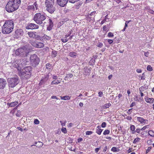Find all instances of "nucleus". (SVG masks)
<instances>
[{"label": "nucleus", "instance_id": "obj_1", "mask_svg": "<svg viewBox=\"0 0 154 154\" xmlns=\"http://www.w3.org/2000/svg\"><path fill=\"white\" fill-rule=\"evenodd\" d=\"M20 3V0H9L6 5V10L9 13L13 12L18 9Z\"/></svg>", "mask_w": 154, "mask_h": 154}, {"label": "nucleus", "instance_id": "obj_2", "mask_svg": "<svg viewBox=\"0 0 154 154\" xmlns=\"http://www.w3.org/2000/svg\"><path fill=\"white\" fill-rule=\"evenodd\" d=\"M14 26L13 21L11 20H6L2 27V32L4 34H9L13 30Z\"/></svg>", "mask_w": 154, "mask_h": 154}, {"label": "nucleus", "instance_id": "obj_3", "mask_svg": "<svg viewBox=\"0 0 154 154\" xmlns=\"http://www.w3.org/2000/svg\"><path fill=\"white\" fill-rule=\"evenodd\" d=\"M31 48L29 45H26L19 48L15 51V54L22 57H26L30 51Z\"/></svg>", "mask_w": 154, "mask_h": 154}, {"label": "nucleus", "instance_id": "obj_4", "mask_svg": "<svg viewBox=\"0 0 154 154\" xmlns=\"http://www.w3.org/2000/svg\"><path fill=\"white\" fill-rule=\"evenodd\" d=\"M47 17V16L43 13H38L36 14L33 17V20L38 24L44 25L46 23L44 22Z\"/></svg>", "mask_w": 154, "mask_h": 154}, {"label": "nucleus", "instance_id": "obj_5", "mask_svg": "<svg viewBox=\"0 0 154 154\" xmlns=\"http://www.w3.org/2000/svg\"><path fill=\"white\" fill-rule=\"evenodd\" d=\"M56 0H45V5L46 10L50 14H52L56 10L54 4Z\"/></svg>", "mask_w": 154, "mask_h": 154}, {"label": "nucleus", "instance_id": "obj_6", "mask_svg": "<svg viewBox=\"0 0 154 154\" xmlns=\"http://www.w3.org/2000/svg\"><path fill=\"white\" fill-rule=\"evenodd\" d=\"M7 80L9 86L11 88L15 87L19 82V79L17 76L12 78H8Z\"/></svg>", "mask_w": 154, "mask_h": 154}, {"label": "nucleus", "instance_id": "obj_7", "mask_svg": "<svg viewBox=\"0 0 154 154\" xmlns=\"http://www.w3.org/2000/svg\"><path fill=\"white\" fill-rule=\"evenodd\" d=\"M30 62L32 66L36 67L39 64L40 59L36 54H34L31 56L30 57Z\"/></svg>", "mask_w": 154, "mask_h": 154}, {"label": "nucleus", "instance_id": "obj_8", "mask_svg": "<svg viewBox=\"0 0 154 154\" xmlns=\"http://www.w3.org/2000/svg\"><path fill=\"white\" fill-rule=\"evenodd\" d=\"M31 70L32 68L31 66H28L25 67L22 73V75L26 79L29 78L31 75Z\"/></svg>", "mask_w": 154, "mask_h": 154}, {"label": "nucleus", "instance_id": "obj_9", "mask_svg": "<svg viewBox=\"0 0 154 154\" xmlns=\"http://www.w3.org/2000/svg\"><path fill=\"white\" fill-rule=\"evenodd\" d=\"M49 74L50 73H49L48 74L42 77L39 83V85H41L47 83L49 79Z\"/></svg>", "mask_w": 154, "mask_h": 154}, {"label": "nucleus", "instance_id": "obj_10", "mask_svg": "<svg viewBox=\"0 0 154 154\" xmlns=\"http://www.w3.org/2000/svg\"><path fill=\"white\" fill-rule=\"evenodd\" d=\"M31 43L33 46L37 48H41L43 47L44 46V45L43 43L37 41L32 42Z\"/></svg>", "mask_w": 154, "mask_h": 154}, {"label": "nucleus", "instance_id": "obj_11", "mask_svg": "<svg viewBox=\"0 0 154 154\" xmlns=\"http://www.w3.org/2000/svg\"><path fill=\"white\" fill-rule=\"evenodd\" d=\"M7 84L6 80L3 78H0V89H3L6 87Z\"/></svg>", "mask_w": 154, "mask_h": 154}, {"label": "nucleus", "instance_id": "obj_12", "mask_svg": "<svg viewBox=\"0 0 154 154\" xmlns=\"http://www.w3.org/2000/svg\"><path fill=\"white\" fill-rule=\"evenodd\" d=\"M27 29H37L39 28V26L38 25L33 23H29L26 27Z\"/></svg>", "mask_w": 154, "mask_h": 154}, {"label": "nucleus", "instance_id": "obj_13", "mask_svg": "<svg viewBox=\"0 0 154 154\" xmlns=\"http://www.w3.org/2000/svg\"><path fill=\"white\" fill-rule=\"evenodd\" d=\"M68 0H57L58 5L62 7L65 6L67 3Z\"/></svg>", "mask_w": 154, "mask_h": 154}, {"label": "nucleus", "instance_id": "obj_14", "mask_svg": "<svg viewBox=\"0 0 154 154\" xmlns=\"http://www.w3.org/2000/svg\"><path fill=\"white\" fill-rule=\"evenodd\" d=\"M15 32V35L17 36V38L22 36L23 34V30L20 29H18L16 30Z\"/></svg>", "mask_w": 154, "mask_h": 154}, {"label": "nucleus", "instance_id": "obj_15", "mask_svg": "<svg viewBox=\"0 0 154 154\" xmlns=\"http://www.w3.org/2000/svg\"><path fill=\"white\" fill-rule=\"evenodd\" d=\"M48 20L49 21V24L48 26L47 27V29L48 31H50L52 29L54 25L51 19H49Z\"/></svg>", "mask_w": 154, "mask_h": 154}, {"label": "nucleus", "instance_id": "obj_16", "mask_svg": "<svg viewBox=\"0 0 154 154\" xmlns=\"http://www.w3.org/2000/svg\"><path fill=\"white\" fill-rule=\"evenodd\" d=\"M20 60H16L14 62L12 63V66L15 68H17L19 67V65H20V63H19V61Z\"/></svg>", "mask_w": 154, "mask_h": 154}, {"label": "nucleus", "instance_id": "obj_17", "mask_svg": "<svg viewBox=\"0 0 154 154\" xmlns=\"http://www.w3.org/2000/svg\"><path fill=\"white\" fill-rule=\"evenodd\" d=\"M85 16L87 21L90 22L91 21H94V17L86 15H85Z\"/></svg>", "mask_w": 154, "mask_h": 154}, {"label": "nucleus", "instance_id": "obj_18", "mask_svg": "<svg viewBox=\"0 0 154 154\" xmlns=\"http://www.w3.org/2000/svg\"><path fill=\"white\" fill-rule=\"evenodd\" d=\"M17 102H14L11 103H7V105L11 107H14L16 105L18 104Z\"/></svg>", "mask_w": 154, "mask_h": 154}, {"label": "nucleus", "instance_id": "obj_19", "mask_svg": "<svg viewBox=\"0 0 154 154\" xmlns=\"http://www.w3.org/2000/svg\"><path fill=\"white\" fill-rule=\"evenodd\" d=\"M100 126H98L96 128L97 131L96 133L100 135L103 131V130L100 128Z\"/></svg>", "mask_w": 154, "mask_h": 154}, {"label": "nucleus", "instance_id": "obj_20", "mask_svg": "<svg viewBox=\"0 0 154 154\" xmlns=\"http://www.w3.org/2000/svg\"><path fill=\"white\" fill-rule=\"evenodd\" d=\"M35 34H36V32H29L28 33V34L29 35V37H31L33 38H34L35 37Z\"/></svg>", "mask_w": 154, "mask_h": 154}, {"label": "nucleus", "instance_id": "obj_21", "mask_svg": "<svg viewBox=\"0 0 154 154\" xmlns=\"http://www.w3.org/2000/svg\"><path fill=\"white\" fill-rule=\"evenodd\" d=\"M137 120L140 122L141 123H145V121H146V120H145L143 118L140 117H138L137 118Z\"/></svg>", "mask_w": 154, "mask_h": 154}, {"label": "nucleus", "instance_id": "obj_22", "mask_svg": "<svg viewBox=\"0 0 154 154\" xmlns=\"http://www.w3.org/2000/svg\"><path fill=\"white\" fill-rule=\"evenodd\" d=\"M60 97L61 99L65 100H69L70 98V97L68 96H65L63 97L60 96Z\"/></svg>", "mask_w": 154, "mask_h": 154}, {"label": "nucleus", "instance_id": "obj_23", "mask_svg": "<svg viewBox=\"0 0 154 154\" xmlns=\"http://www.w3.org/2000/svg\"><path fill=\"white\" fill-rule=\"evenodd\" d=\"M69 55L71 57L75 58L77 56V54L75 52H70L69 53Z\"/></svg>", "mask_w": 154, "mask_h": 154}, {"label": "nucleus", "instance_id": "obj_24", "mask_svg": "<svg viewBox=\"0 0 154 154\" xmlns=\"http://www.w3.org/2000/svg\"><path fill=\"white\" fill-rule=\"evenodd\" d=\"M27 9L28 10H34L35 7L33 5H30L28 6Z\"/></svg>", "mask_w": 154, "mask_h": 154}, {"label": "nucleus", "instance_id": "obj_25", "mask_svg": "<svg viewBox=\"0 0 154 154\" xmlns=\"http://www.w3.org/2000/svg\"><path fill=\"white\" fill-rule=\"evenodd\" d=\"M154 100V99L153 98H149L147 99V100H146V102L147 103H153Z\"/></svg>", "mask_w": 154, "mask_h": 154}, {"label": "nucleus", "instance_id": "obj_26", "mask_svg": "<svg viewBox=\"0 0 154 154\" xmlns=\"http://www.w3.org/2000/svg\"><path fill=\"white\" fill-rule=\"evenodd\" d=\"M148 134L151 137H154V131L152 130H149L148 132Z\"/></svg>", "mask_w": 154, "mask_h": 154}, {"label": "nucleus", "instance_id": "obj_27", "mask_svg": "<svg viewBox=\"0 0 154 154\" xmlns=\"http://www.w3.org/2000/svg\"><path fill=\"white\" fill-rule=\"evenodd\" d=\"M96 13V11H94L91 12L90 14L86 15V16H90L91 17H94L95 14Z\"/></svg>", "mask_w": 154, "mask_h": 154}, {"label": "nucleus", "instance_id": "obj_28", "mask_svg": "<svg viewBox=\"0 0 154 154\" xmlns=\"http://www.w3.org/2000/svg\"><path fill=\"white\" fill-rule=\"evenodd\" d=\"M111 105V104L109 103L105 104L103 106V108L105 109L108 108Z\"/></svg>", "mask_w": 154, "mask_h": 154}, {"label": "nucleus", "instance_id": "obj_29", "mask_svg": "<svg viewBox=\"0 0 154 154\" xmlns=\"http://www.w3.org/2000/svg\"><path fill=\"white\" fill-rule=\"evenodd\" d=\"M57 52L56 51L54 50L52 51V56L53 57H55L56 56Z\"/></svg>", "mask_w": 154, "mask_h": 154}, {"label": "nucleus", "instance_id": "obj_30", "mask_svg": "<svg viewBox=\"0 0 154 154\" xmlns=\"http://www.w3.org/2000/svg\"><path fill=\"white\" fill-rule=\"evenodd\" d=\"M51 65L49 63H47L46 65V67L47 69H51Z\"/></svg>", "mask_w": 154, "mask_h": 154}, {"label": "nucleus", "instance_id": "obj_31", "mask_svg": "<svg viewBox=\"0 0 154 154\" xmlns=\"http://www.w3.org/2000/svg\"><path fill=\"white\" fill-rule=\"evenodd\" d=\"M60 83V82H59L58 80H57V81H53L51 83V85H54V84H57Z\"/></svg>", "mask_w": 154, "mask_h": 154}, {"label": "nucleus", "instance_id": "obj_32", "mask_svg": "<svg viewBox=\"0 0 154 154\" xmlns=\"http://www.w3.org/2000/svg\"><path fill=\"white\" fill-rule=\"evenodd\" d=\"M111 150L114 152H116L118 151L117 150V148L116 147H112L111 149Z\"/></svg>", "mask_w": 154, "mask_h": 154}, {"label": "nucleus", "instance_id": "obj_33", "mask_svg": "<svg viewBox=\"0 0 154 154\" xmlns=\"http://www.w3.org/2000/svg\"><path fill=\"white\" fill-rule=\"evenodd\" d=\"M147 69L148 71H151L152 70V69L150 65H148L147 66Z\"/></svg>", "mask_w": 154, "mask_h": 154}, {"label": "nucleus", "instance_id": "obj_34", "mask_svg": "<svg viewBox=\"0 0 154 154\" xmlns=\"http://www.w3.org/2000/svg\"><path fill=\"white\" fill-rule=\"evenodd\" d=\"M140 138L138 137L135 139L133 141V143H136L137 142L139 141L140 140Z\"/></svg>", "mask_w": 154, "mask_h": 154}, {"label": "nucleus", "instance_id": "obj_35", "mask_svg": "<svg viewBox=\"0 0 154 154\" xmlns=\"http://www.w3.org/2000/svg\"><path fill=\"white\" fill-rule=\"evenodd\" d=\"M109 131L108 130H106L104 131L103 134L104 135H106L109 134Z\"/></svg>", "mask_w": 154, "mask_h": 154}, {"label": "nucleus", "instance_id": "obj_36", "mask_svg": "<svg viewBox=\"0 0 154 154\" xmlns=\"http://www.w3.org/2000/svg\"><path fill=\"white\" fill-rule=\"evenodd\" d=\"M61 131L64 134H66L67 133V131L66 128H62L61 129Z\"/></svg>", "mask_w": 154, "mask_h": 154}, {"label": "nucleus", "instance_id": "obj_37", "mask_svg": "<svg viewBox=\"0 0 154 154\" xmlns=\"http://www.w3.org/2000/svg\"><path fill=\"white\" fill-rule=\"evenodd\" d=\"M44 37L45 39H46L47 40H50L51 39V37H50L47 35H45Z\"/></svg>", "mask_w": 154, "mask_h": 154}, {"label": "nucleus", "instance_id": "obj_38", "mask_svg": "<svg viewBox=\"0 0 154 154\" xmlns=\"http://www.w3.org/2000/svg\"><path fill=\"white\" fill-rule=\"evenodd\" d=\"M121 2V0H114V2H113L114 5H116V3L117 4Z\"/></svg>", "mask_w": 154, "mask_h": 154}, {"label": "nucleus", "instance_id": "obj_39", "mask_svg": "<svg viewBox=\"0 0 154 154\" xmlns=\"http://www.w3.org/2000/svg\"><path fill=\"white\" fill-rule=\"evenodd\" d=\"M73 76V75L71 74H68L66 75L65 78H71Z\"/></svg>", "mask_w": 154, "mask_h": 154}, {"label": "nucleus", "instance_id": "obj_40", "mask_svg": "<svg viewBox=\"0 0 154 154\" xmlns=\"http://www.w3.org/2000/svg\"><path fill=\"white\" fill-rule=\"evenodd\" d=\"M135 128V126L134 125H131L130 127V129L131 131H134Z\"/></svg>", "mask_w": 154, "mask_h": 154}, {"label": "nucleus", "instance_id": "obj_41", "mask_svg": "<svg viewBox=\"0 0 154 154\" xmlns=\"http://www.w3.org/2000/svg\"><path fill=\"white\" fill-rule=\"evenodd\" d=\"M35 37L34 38H35V39H39V38H40V35H37V34H35Z\"/></svg>", "mask_w": 154, "mask_h": 154}, {"label": "nucleus", "instance_id": "obj_42", "mask_svg": "<svg viewBox=\"0 0 154 154\" xmlns=\"http://www.w3.org/2000/svg\"><path fill=\"white\" fill-rule=\"evenodd\" d=\"M43 144L42 142L39 141L38 142L37 146H38V147L42 146L43 145Z\"/></svg>", "mask_w": 154, "mask_h": 154}, {"label": "nucleus", "instance_id": "obj_43", "mask_svg": "<svg viewBox=\"0 0 154 154\" xmlns=\"http://www.w3.org/2000/svg\"><path fill=\"white\" fill-rule=\"evenodd\" d=\"M60 122L61 123V124L62 126H65L66 125V121H65L63 123L62 122V121H60Z\"/></svg>", "mask_w": 154, "mask_h": 154}, {"label": "nucleus", "instance_id": "obj_44", "mask_svg": "<svg viewBox=\"0 0 154 154\" xmlns=\"http://www.w3.org/2000/svg\"><path fill=\"white\" fill-rule=\"evenodd\" d=\"M108 35L109 37H113L114 36V35L112 33L109 32V33Z\"/></svg>", "mask_w": 154, "mask_h": 154}, {"label": "nucleus", "instance_id": "obj_45", "mask_svg": "<svg viewBox=\"0 0 154 154\" xmlns=\"http://www.w3.org/2000/svg\"><path fill=\"white\" fill-rule=\"evenodd\" d=\"M93 133V132L91 131H87L86 132V135H91Z\"/></svg>", "mask_w": 154, "mask_h": 154}, {"label": "nucleus", "instance_id": "obj_46", "mask_svg": "<svg viewBox=\"0 0 154 154\" xmlns=\"http://www.w3.org/2000/svg\"><path fill=\"white\" fill-rule=\"evenodd\" d=\"M33 5H34V6L35 7V8H36V10H37V9H38V5L37 4L36 2H35L33 4Z\"/></svg>", "mask_w": 154, "mask_h": 154}, {"label": "nucleus", "instance_id": "obj_47", "mask_svg": "<svg viewBox=\"0 0 154 154\" xmlns=\"http://www.w3.org/2000/svg\"><path fill=\"white\" fill-rule=\"evenodd\" d=\"M106 123L105 122H103L101 124V127L102 128H105L106 127Z\"/></svg>", "mask_w": 154, "mask_h": 154}, {"label": "nucleus", "instance_id": "obj_48", "mask_svg": "<svg viewBox=\"0 0 154 154\" xmlns=\"http://www.w3.org/2000/svg\"><path fill=\"white\" fill-rule=\"evenodd\" d=\"M62 41L63 42H67L68 41V39L67 38L64 39H61Z\"/></svg>", "mask_w": 154, "mask_h": 154}, {"label": "nucleus", "instance_id": "obj_49", "mask_svg": "<svg viewBox=\"0 0 154 154\" xmlns=\"http://www.w3.org/2000/svg\"><path fill=\"white\" fill-rule=\"evenodd\" d=\"M39 123V121L37 119H35L34 121V123L36 124H38Z\"/></svg>", "mask_w": 154, "mask_h": 154}, {"label": "nucleus", "instance_id": "obj_50", "mask_svg": "<svg viewBox=\"0 0 154 154\" xmlns=\"http://www.w3.org/2000/svg\"><path fill=\"white\" fill-rule=\"evenodd\" d=\"M98 96L99 97H101L103 95V93L101 91H100L98 92Z\"/></svg>", "mask_w": 154, "mask_h": 154}, {"label": "nucleus", "instance_id": "obj_51", "mask_svg": "<svg viewBox=\"0 0 154 154\" xmlns=\"http://www.w3.org/2000/svg\"><path fill=\"white\" fill-rule=\"evenodd\" d=\"M69 142V143H72L73 141V139L70 137H69L68 139Z\"/></svg>", "mask_w": 154, "mask_h": 154}, {"label": "nucleus", "instance_id": "obj_52", "mask_svg": "<svg viewBox=\"0 0 154 154\" xmlns=\"http://www.w3.org/2000/svg\"><path fill=\"white\" fill-rule=\"evenodd\" d=\"M103 45V44L101 42H99L98 43L97 46L98 47H101Z\"/></svg>", "mask_w": 154, "mask_h": 154}, {"label": "nucleus", "instance_id": "obj_53", "mask_svg": "<svg viewBox=\"0 0 154 154\" xmlns=\"http://www.w3.org/2000/svg\"><path fill=\"white\" fill-rule=\"evenodd\" d=\"M148 125H146L145 126H144V127H143L142 128L141 130H145L146 129V128H148Z\"/></svg>", "mask_w": 154, "mask_h": 154}, {"label": "nucleus", "instance_id": "obj_54", "mask_svg": "<svg viewBox=\"0 0 154 154\" xmlns=\"http://www.w3.org/2000/svg\"><path fill=\"white\" fill-rule=\"evenodd\" d=\"M152 141L151 140H149L147 141V143L149 145L152 144Z\"/></svg>", "mask_w": 154, "mask_h": 154}, {"label": "nucleus", "instance_id": "obj_55", "mask_svg": "<svg viewBox=\"0 0 154 154\" xmlns=\"http://www.w3.org/2000/svg\"><path fill=\"white\" fill-rule=\"evenodd\" d=\"M144 75H145L144 73H143L142 74V76H141V80L145 79V78H144Z\"/></svg>", "mask_w": 154, "mask_h": 154}, {"label": "nucleus", "instance_id": "obj_56", "mask_svg": "<svg viewBox=\"0 0 154 154\" xmlns=\"http://www.w3.org/2000/svg\"><path fill=\"white\" fill-rule=\"evenodd\" d=\"M128 24H125V26L124 28L122 30V31H125L126 27H128Z\"/></svg>", "mask_w": 154, "mask_h": 154}, {"label": "nucleus", "instance_id": "obj_57", "mask_svg": "<svg viewBox=\"0 0 154 154\" xmlns=\"http://www.w3.org/2000/svg\"><path fill=\"white\" fill-rule=\"evenodd\" d=\"M144 88V86H143L139 88V90L141 92V91H143V88Z\"/></svg>", "mask_w": 154, "mask_h": 154}, {"label": "nucleus", "instance_id": "obj_58", "mask_svg": "<svg viewBox=\"0 0 154 154\" xmlns=\"http://www.w3.org/2000/svg\"><path fill=\"white\" fill-rule=\"evenodd\" d=\"M151 149V147H148V149L146 150V153H148L150 151V150Z\"/></svg>", "mask_w": 154, "mask_h": 154}, {"label": "nucleus", "instance_id": "obj_59", "mask_svg": "<svg viewBox=\"0 0 154 154\" xmlns=\"http://www.w3.org/2000/svg\"><path fill=\"white\" fill-rule=\"evenodd\" d=\"M51 98L52 99H55L57 100H60L59 99H58L57 97L56 96H53L51 97Z\"/></svg>", "mask_w": 154, "mask_h": 154}, {"label": "nucleus", "instance_id": "obj_60", "mask_svg": "<svg viewBox=\"0 0 154 154\" xmlns=\"http://www.w3.org/2000/svg\"><path fill=\"white\" fill-rule=\"evenodd\" d=\"M108 42L109 44H111L113 42V41L111 39H109L108 40Z\"/></svg>", "mask_w": 154, "mask_h": 154}, {"label": "nucleus", "instance_id": "obj_61", "mask_svg": "<svg viewBox=\"0 0 154 154\" xmlns=\"http://www.w3.org/2000/svg\"><path fill=\"white\" fill-rule=\"evenodd\" d=\"M69 149L72 151H73L75 152V149H72V146H70L69 148Z\"/></svg>", "mask_w": 154, "mask_h": 154}, {"label": "nucleus", "instance_id": "obj_62", "mask_svg": "<svg viewBox=\"0 0 154 154\" xmlns=\"http://www.w3.org/2000/svg\"><path fill=\"white\" fill-rule=\"evenodd\" d=\"M57 76L55 75H53V79H57Z\"/></svg>", "mask_w": 154, "mask_h": 154}, {"label": "nucleus", "instance_id": "obj_63", "mask_svg": "<svg viewBox=\"0 0 154 154\" xmlns=\"http://www.w3.org/2000/svg\"><path fill=\"white\" fill-rule=\"evenodd\" d=\"M103 30L105 31H106L107 30V28L105 26H103Z\"/></svg>", "mask_w": 154, "mask_h": 154}, {"label": "nucleus", "instance_id": "obj_64", "mask_svg": "<svg viewBox=\"0 0 154 154\" xmlns=\"http://www.w3.org/2000/svg\"><path fill=\"white\" fill-rule=\"evenodd\" d=\"M83 139L82 138H80L78 139L77 140L78 142H81V141H82Z\"/></svg>", "mask_w": 154, "mask_h": 154}]
</instances>
